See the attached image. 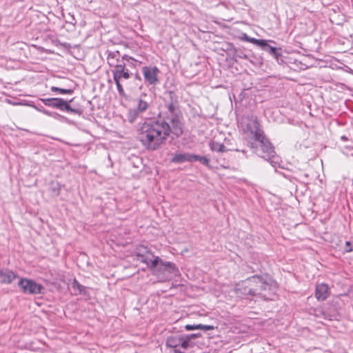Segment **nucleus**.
<instances>
[{
    "label": "nucleus",
    "instance_id": "1",
    "mask_svg": "<svg viewBox=\"0 0 353 353\" xmlns=\"http://www.w3.org/2000/svg\"><path fill=\"white\" fill-rule=\"evenodd\" d=\"M170 125L165 121L144 122L137 129V139L148 150L154 151L163 145L171 133L180 137L183 132L181 115H174Z\"/></svg>",
    "mask_w": 353,
    "mask_h": 353
},
{
    "label": "nucleus",
    "instance_id": "2",
    "mask_svg": "<svg viewBox=\"0 0 353 353\" xmlns=\"http://www.w3.org/2000/svg\"><path fill=\"white\" fill-rule=\"evenodd\" d=\"M106 59L108 65L111 68L113 81L117 85L119 94L121 97L125 98L126 94L123 85V81L130 79L132 74L127 68L124 60L135 61V59L128 55H124L121 57L118 50L108 51Z\"/></svg>",
    "mask_w": 353,
    "mask_h": 353
},
{
    "label": "nucleus",
    "instance_id": "3",
    "mask_svg": "<svg viewBox=\"0 0 353 353\" xmlns=\"http://www.w3.org/2000/svg\"><path fill=\"white\" fill-rule=\"evenodd\" d=\"M270 285V283L262 276H254L239 283L237 286L239 288L236 291L245 295L256 296L268 290Z\"/></svg>",
    "mask_w": 353,
    "mask_h": 353
},
{
    "label": "nucleus",
    "instance_id": "4",
    "mask_svg": "<svg viewBox=\"0 0 353 353\" xmlns=\"http://www.w3.org/2000/svg\"><path fill=\"white\" fill-rule=\"evenodd\" d=\"M197 337V334H192L186 336H170L166 340V345L169 347L174 349V353H181L177 348L179 347H182L183 350H186L190 346V341L192 339Z\"/></svg>",
    "mask_w": 353,
    "mask_h": 353
},
{
    "label": "nucleus",
    "instance_id": "5",
    "mask_svg": "<svg viewBox=\"0 0 353 353\" xmlns=\"http://www.w3.org/2000/svg\"><path fill=\"white\" fill-rule=\"evenodd\" d=\"M19 286L23 293L29 294H39L42 292L43 290V286L41 284L26 278H21L20 279Z\"/></svg>",
    "mask_w": 353,
    "mask_h": 353
},
{
    "label": "nucleus",
    "instance_id": "6",
    "mask_svg": "<svg viewBox=\"0 0 353 353\" xmlns=\"http://www.w3.org/2000/svg\"><path fill=\"white\" fill-rule=\"evenodd\" d=\"M159 69L157 66H144L142 68V74L144 80L150 85H157L159 82Z\"/></svg>",
    "mask_w": 353,
    "mask_h": 353
},
{
    "label": "nucleus",
    "instance_id": "7",
    "mask_svg": "<svg viewBox=\"0 0 353 353\" xmlns=\"http://www.w3.org/2000/svg\"><path fill=\"white\" fill-rule=\"evenodd\" d=\"M46 105L57 108L61 110H65L67 112L77 113V110L71 108L70 104L60 98H52V99H46L42 100Z\"/></svg>",
    "mask_w": 353,
    "mask_h": 353
},
{
    "label": "nucleus",
    "instance_id": "8",
    "mask_svg": "<svg viewBox=\"0 0 353 353\" xmlns=\"http://www.w3.org/2000/svg\"><path fill=\"white\" fill-rule=\"evenodd\" d=\"M256 141L261 144V148L264 153L267 154V157H273L275 153L274 147L270 141L265 137L264 132L257 129L256 132Z\"/></svg>",
    "mask_w": 353,
    "mask_h": 353
},
{
    "label": "nucleus",
    "instance_id": "9",
    "mask_svg": "<svg viewBox=\"0 0 353 353\" xmlns=\"http://www.w3.org/2000/svg\"><path fill=\"white\" fill-rule=\"evenodd\" d=\"M330 294V290L327 284L324 283L316 284L314 296L318 301H325L328 298Z\"/></svg>",
    "mask_w": 353,
    "mask_h": 353
},
{
    "label": "nucleus",
    "instance_id": "10",
    "mask_svg": "<svg viewBox=\"0 0 353 353\" xmlns=\"http://www.w3.org/2000/svg\"><path fill=\"white\" fill-rule=\"evenodd\" d=\"M148 255L153 256V253L147 247L143 245H139L136 248L135 256L137 260H139L141 263L149 265V262L146 257Z\"/></svg>",
    "mask_w": 353,
    "mask_h": 353
},
{
    "label": "nucleus",
    "instance_id": "11",
    "mask_svg": "<svg viewBox=\"0 0 353 353\" xmlns=\"http://www.w3.org/2000/svg\"><path fill=\"white\" fill-rule=\"evenodd\" d=\"M257 129L262 130L259 121L256 117L251 116L249 119V122L247 123L246 128L243 129V131L245 132H250L253 135L254 139L256 140V132Z\"/></svg>",
    "mask_w": 353,
    "mask_h": 353
},
{
    "label": "nucleus",
    "instance_id": "12",
    "mask_svg": "<svg viewBox=\"0 0 353 353\" xmlns=\"http://www.w3.org/2000/svg\"><path fill=\"white\" fill-rule=\"evenodd\" d=\"M17 275L14 274L12 271L6 270L3 271L0 270V283L3 284H10L15 279H17Z\"/></svg>",
    "mask_w": 353,
    "mask_h": 353
},
{
    "label": "nucleus",
    "instance_id": "13",
    "mask_svg": "<svg viewBox=\"0 0 353 353\" xmlns=\"http://www.w3.org/2000/svg\"><path fill=\"white\" fill-rule=\"evenodd\" d=\"M171 161L172 163H183V162H191L193 161V154H176L172 159Z\"/></svg>",
    "mask_w": 353,
    "mask_h": 353
},
{
    "label": "nucleus",
    "instance_id": "14",
    "mask_svg": "<svg viewBox=\"0 0 353 353\" xmlns=\"http://www.w3.org/2000/svg\"><path fill=\"white\" fill-rule=\"evenodd\" d=\"M185 329L187 331L195 330H214V327L210 325H202V324H196V325H185Z\"/></svg>",
    "mask_w": 353,
    "mask_h": 353
},
{
    "label": "nucleus",
    "instance_id": "15",
    "mask_svg": "<svg viewBox=\"0 0 353 353\" xmlns=\"http://www.w3.org/2000/svg\"><path fill=\"white\" fill-rule=\"evenodd\" d=\"M210 148L212 151L217 152H223L226 151L225 146L218 142L212 141L210 143Z\"/></svg>",
    "mask_w": 353,
    "mask_h": 353
},
{
    "label": "nucleus",
    "instance_id": "16",
    "mask_svg": "<svg viewBox=\"0 0 353 353\" xmlns=\"http://www.w3.org/2000/svg\"><path fill=\"white\" fill-rule=\"evenodd\" d=\"M161 265H162L164 269L170 272H172L174 271L177 270V268L174 263L170 261H161Z\"/></svg>",
    "mask_w": 353,
    "mask_h": 353
},
{
    "label": "nucleus",
    "instance_id": "17",
    "mask_svg": "<svg viewBox=\"0 0 353 353\" xmlns=\"http://www.w3.org/2000/svg\"><path fill=\"white\" fill-rule=\"evenodd\" d=\"M148 107H149V104L146 101H145L142 99H139L138 100V103L137 105V109L138 112H144L148 108Z\"/></svg>",
    "mask_w": 353,
    "mask_h": 353
},
{
    "label": "nucleus",
    "instance_id": "18",
    "mask_svg": "<svg viewBox=\"0 0 353 353\" xmlns=\"http://www.w3.org/2000/svg\"><path fill=\"white\" fill-rule=\"evenodd\" d=\"M154 257V259L150 261V263H149V265H148V267L151 270H153L155 268H157V266L160 264L161 265V259L157 256H152Z\"/></svg>",
    "mask_w": 353,
    "mask_h": 353
},
{
    "label": "nucleus",
    "instance_id": "19",
    "mask_svg": "<svg viewBox=\"0 0 353 353\" xmlns=\"http://www.w3.org/2000/svg\"><path fill=\"white\" fill-rule=\"evenodd\" d=\"M248 42L261 47L268 46V41L264 39H248Z\"/></svg>",
    "mask_w": 353,
    "mask_h": 353
},
{
    "label": "nucleus",
    "instance_id": "20",
    "mask_svg": "<svg viewBox=\"0 0 353 353\" xmlns=\"http://www.w3.org/2000/svg\"><path fill=\"white\" fill-rule=\"evenodd\" d=\"M199 161L203 164L208 166L210 163V161L208 158L205 157H200L198 155L193 154V161Z\"/></svg>",
    "mask_w": 353,
    "mask_h": 353
},
{
    "label": "nucleus",
    "instance_id": "21",
    "mask_svg": "<svg viewBox=\"0 0 353 353\" xmlns=\"http://www.w3.org/2000/svg\"><path fill=\"white\" fill-rule=\"evenodd\" d=\"M51 90L52 92H58L62 94H71L72 92V90L70 89H63V88H57L55 86L51 87Z\"/></svg>",
    "mask_w": 353,
    "mask_h": 353
},
{
    "label": "nucleus",
    "instance_id": "22",
    "mask_svg": "<svg viewBox=\"0 0 353 353\" xmlns=\"http://www.w3.org/2000/svg\"><path fill=\"white\" fill-rule=\"evenodd\" d=\"M270 52L275 57L276 59H279V57L281 56V53L280 52L281 51V48H276L272 46H269Z\"/></svg>",
    "mask_w": 353,
    "mask_h": 353
},
{
    "label": "nucleus",
    "instance_id": "23",
    "mask_svg": "<svg viewBox=\"0 0 353 353\" xmlns=\"http://www.w3.org/2000/svg\"><path fill=\"white\" fill-rule=\"evenodd\" d=\"M345 250L347 252L353 251V243H352L350 241H346Z\"/></svg>",
    "mask_w": 353,
    "mask_h": 353
},
{
    "label": "nucleus",
    "instance_id": "24",
    "mask_svg": "<svg viewBox=\"0 0 353 353\" xmlns=\"http://www.w3.org/2000/svg\"><path fill=\"white\" fill-rule=\"evenodd\" d=\"M73 288H77L80 292H81L83 286L77 281V279H74L73 281Z\"/></svg>",
    "mask_w": 353,
    "mask_h": 353
},
{
    "label": "nucleus",
    "instance_id": "25",
    "mask_svg": "<svg viewBox=\"0 0 353 353\" xmlns=\"http://www.w3.org/2000/svg\"><path fill=\"white\" fill-rule=\"evenodd\" d=\"M349 137L345 136V135H343L341 137V140L343 141H349Z\"/></svg>",
    "mask_w": 353,
    "mask_h": 353
},
{
    "label": "nucleus",
    "instance_id": "26",
    "mask_svg": "<svg viewBox=\"0 0 353 353\" xmlns=\"http://www.w3.org/2000/svg\"><path fill=\"white\" fill-rule=\"evenodd\" d=\"M252 37H248L246 34H244V37H243V39L246 41L248 42V39H252Z\"/></svg>",
    "mask_w": 353,
    "mask_h": 353
}]
</instances>
